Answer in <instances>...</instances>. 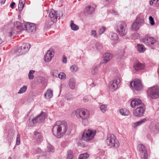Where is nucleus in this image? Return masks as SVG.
<instances>
[{
  "label": "nucleus",
  "mask_w": 159,
  "mask_h": 159,
  "mask_svg": "<svg viewBox=\"0 0 159 159\" xmlns=\"http://www.w3.org/2000/svg\"><path fill=\"white\" fill-rule=\"evenodd\" d=\"M89 156V155L87 153H84L80 154L78 159H87Z\"/></svg>",
  "instance_id": "30"
},
{
  "label": "nucleus",
  "mask_w": 159,
  "mask_h": 159,
  "mask_svg": "<svg viewBox=\"0 0 159 159\" xmlns=\"http://www.w3.org/2000/svg\"><path fill=\"white\" fill-rule=\"evenodd\" d=\"M58 76L59 78L63 79L65 78L66 75L63 72H60Z\"/></svg>",
  "instance_id": "46"
},
{
  "label": "nucleus",
  "mask_w": 159,
  "mask_h": 159,
  "mask_svg": "<svg viewBox=\"0 0 159 159\" xmlns=\"http://www.w3.org/2000/svg\"><path fill=\"white\" fill-rule=\"evenodd\" d=\"M25 29H26L28 33L33 34L36 31V26L34 24L28 23L25 24Z\"/></svg>",
  "instance_id": "13"
},
{
  "label": "nucleus",
  "mask_w": 159,
  "mask_h": 159,
  "mask_svg": "<svg viewBox=\"0 0 159 159\" xmlns=\"http://www.w3.org/2000/svg\"><path fill=\"white\" fill-rule=\"evenodd\" d=\"M130 85L137 91L142 90L143 89V86L140 80L138 79H134L130 83Z\"/></svg>",
  "instance_id": "8"
},
{
  "label": "nucleus",
  "mask_w": 159,
  "mask_h": 159,
  "mask_svg": "<svg viewBox=\"0 0 159 159\" xmlns=\"http://www.w3.org/2000/svg\"><path fill=\"white\" fill-rule=\"evenodd\" d=\"M58 71L57 70H52L51 71L50 74L52 76L57 77L58 74Z\"/></svg>",
  "instance_id": "42"
},
{
  "label": "nucleus",
  "mask_w": 159,
  "mask_h": 159,
  "mask_svg": "<svg viewBox=\"0 0 159 159\" xmlns=\"http://www.w3.org/2000/svg\"><path fill=\"white\" fill-rule=\"evenodd\" d=\"M117 32L121 36L125 35L128 31V28L126 24L123 21H119L116 24Z\"/></svg>",
  "instance_id": "4"
},
{
  "label": "nucleus",
  "mask_w": 159,
  "mask_h": 159,
  "mask_svg": "<svg viewBox=\"0 0 159 159\" xmlns=\"http://www.w3.org/2000/svg\"><path fill=\"white\" fill-rule=\"evenodd\" d=\"M138 149L140 156L143 159H147L148 153L147 150L144 146L141 144H139L137 146Z\"/></svg>",
  "instance_id": "7"
},
{
  "label": "nucleus",
  "mask_w": 159,
  "mask_h": 159,
  "mask_svg": "<svg viewBox=\"0 0 159 159\" xmlns=\"http://www.w3.org/2000/svg\"><path fill=\"white\" fill-rule=\"evenodd\" d=\"M96 8V5L95 4H92L85 7L84 10V12L88 14H92Z\"/></svg>",
  "instance_id": "15"
},
{
  "label": "nucleus",
  "mask_w": 159,
  "mask_h": 159,
  "mask_svg": "<svg viewBox=\"0 0 159 159\" xmlns=\"http://www.w3.org/2000/svg\"><path fill=\"white\" fill-rule=\"evenodd\" d=\"M147 121V119L146 118H144L143 119H142L136 122L135 124V126H139L141 125L143 123Z\"/></svg>",
  "instance_id": "36"
},
{
  "label": "nucleus",
  "mask_w": 159,
  "mask_h": 159,
  "mask_svg": "<svg viewBox=\"0 0 159 159\" xmlns=\"http://www.w3.org/2000/svg\"><path fill=\"white\" fill-rule=\"evenodd\" d=\"M148 93L150 98H156L159 97V90L158 86H155L150 88L148 90Z\"/></svg>",
  "instance_id": "6"
},
{
  "label": "nucleus",
  "mask_w": 159,
  "mask_h": 159,
  "mask_svg": "<svg viewBox=\"0 0 159 159\" xmlns=\"http://www.w3.org/2000/svg\"><path fill=\"white\" fill-rule=\"evenodd\" d=\"M62 61L63 62H64L65 63H66V62H67L66 58V57H65L64 56H63V61Z\"/></svg>",
  "instance_id": "56"
},
{
  "label": "nucleus",
  "mask_w": 159,
  "mask_h": 159,
  "mask_svg": "<svg viewBox=\"0 0 159 159\" xmlns=\"http://www.w3.org/2000/svg\"><path fill=\"white\" fill-rule=\"evenodd\" d=\"M46 117V113L42 111L40 114L34 119L32 121L34 124L36 123H42L44 121Z\"/></svg>",
  "instance_id": "11"
},
{
  "label": "nucleus",
  "mask_w": 159,
  "mask_h": 159,
  "mask_svg": "<svg viewBox=\"0 0 159 159\" xmlns=\"http://www.w3.org/2000/svg\"><path fill=\"white\" fill-rule=\"evenodd\" d=\"M8 159H11L10 157H9Z\"/></svg>",
  "instance_id": "63"
},
{
  "label": "nucleus",
  "mask_w": 159,
  "mask_h": 159,
  "mask_svg": "<svg viewBox=\"0 0 159 159\" xmlns=\"http://www.w3.org/2000/svg\"><path fill=\"white\" fill-rule=\"evenodd\" d=\"M20 143V135L18 134H17L16 139V144L17 145H19Z\"/></svg>",
  "instance_id": "44"
},
{
  "label": "nucleus",
  "mask_w": 159,
  "mask_h": 159,
  "mask_svg": "<svg viewBox=\"0 0 159 159\" xmlns=\"http://www.w3.org/2000/svg\"><path fill=\"white\" fill-rule=\"evenodd\" d=\"M27 87L26 86H23L19 90L18 92V93L21 94L25 93Z\"/></svg>",
  "instance_id": "37"
},
{
  "label": "nucleus",
  "mask_w": 159,
  "mask_h": 159,
  "mask_svg": "<svg viewBox=\"0 0 159 159\" xmlns=\"http://www.w3.org/2000/svg\"><path fill=\"white\" fill-rule=\"evenodd\" d=\"M91 35L94 37H97L96 31L94 30H92L91 31Z\"/></svg>",
  "instance_id": "52"
},
{
  "label": "nucleus",
  "mask_w": 159,
  "mask_h": 159,
  "mask_svg": "<svg viewBox=\"0 0 159 159\" xmlns=\"http://www.w3.org/2000/svg\"><path fill=\"white\" fill-rule=\"evenodd\" d=\"M67 159H72L73 157V152L70 150L68 151L67 152Z\"/></svg>",
  "instance_id": "35"
},
{
  "label": "nucleus",
  "mask_w": 159,
  "mask_h": 159,
  "mask_svg": "<svg viewBox=\"0 0 159 159\" xmlns=\"http://www.w3.org/2000/svg\"><path fill=\"white\" fill-rule=\"evenodd\" d=\"M25 3V2L22 1V0H20L19 2L18 5V10L19 11H22L23 9L24 4Z\"/></svg>",
  "instance_id": "26"
},
{
  "label": "nucleus",
  "mask_w": 159,
  "mask_h": 159,
  "mask_svg": "<svg viewBox=\"0 0 159 159\" xmlns=\"http://www.w3.org/2000/svg\"><path fill=\"white\" fill-rule=\"evenodd\" d=\"M34 138L38 143L40 142L42 140V137L40 132L35 131L34 132Z\"/></svg>",
  "instance_id": "20"
},
{
  "label": "nucleus",
  "mask_w": 159,
  "mask_h": 159,
  "mask_svg": "<svg viewBox=\"0 0 159 159\" xmlns=\"http://www.w3.org/2000/svg\"><path fill=\"white\" fill-rule=\"evenodd\" d=\"M44 96L47 99L51 98L53 96V91L51 89H48L45 93Z\"/></svg>",
  "instance_id": "21"
},
{
  "label": "nucleus",
  "mask_w": 159,
  "mask_h": 159,
  "mask_svg": "<svg viewBox=\"0 0 159 159\" xmlns=\"http://www.w3.org/2000/svg\"><path fill=\"white\" fill-rule=\"evenodd\" d=\"M9 136H8L7 137V138H9Z\"/></svg>",
  "instance_id": "64"
},
{
  "label": "nucleus",
  "mask_w": 159,
  "mask_h": 159,
  "mask_svg": "<svg viewBox=\"0 0 159 159\" xmlns=\"http://www.w3.org/2000/svg\"><path fill=\"white\" fill-rule=\"evenodd\" d=\"M137 49L140 52H143L145 51V48L142 44H138Z\"/></svg>",
  "instance_id": "31"
},
{
  "label": "nucleus",
  "mask_w": 159,
  "mask_h": 159,
  "mask_svg": "<svg viewBox=\"0 0 159 159\" xmlns=\"http://www.w3.org/2000/svg\"><path fill=\"white\" fill-rule=\"evenodd\" d=\"M120 112L122 115L124 116H127L129 114V111L125 109H120Z\"/></svg>",
  "instance_id": "24"
},
{
  "label": "nucleus",
  "mask_w": 159,
  "mask_h": 159,
  "mask_svg": "<svg viewBox=\"0 0 159 159\" xmlns=\"http://www.w3.org/2000/svg\"><path fill=\"white\" fill-rule=\"evenodd\" d=\"M70 26L71 29L74 31L77 30L79 29L78 26L75 24L72 20L70 21Z\"/></svg>",
  "instance_id": "25"
},
{
  "label": "nucleus",
  "mask_w": 159,
  "mask_h": 159,
  "mask_svg": "<svg viewBox=\"0 0 159 159\" xmlns=\"http://www.w3.org/2000/svg\"><path fill=\"white\" fill-rule=\"evenodd\" d=\"M111 1V0H106L105 2L107 4H109Z\"/></svg>",
  "instance_id": "59"
},
{
  "label": "nucleus",
  "mask_w": 159,
  "mask_h": 159,
  "mask_svg": "<svg viewBox=\"0 0 159 159\" xmlns=\"http://www.w3.org/2000/svg\"><path fill=\"white\" fill-rule=\"evenodd\" d=\"M67 127V124L66 123L60 121H57L53 127V134L57 138H61L65 134Z\"/></svg>",
  "instance_id": "1"
},
{
  "label": "nucleus",
  "mask_w": 159,
  "mask_h": 159,
  "mask_svg": "<svg viewBox=\"0 0 159 159\" xmlns=\"http://www.w3.org/2000/svg\"><path fill=\"white\" fill-rule=\"evenodd\" d=\"M138 24L140 26L144 23V20L143 19H140L139 20H138Z\"/></svg>",
  "instance_id": "50"
},
{
  "label": "nucleus",
  "mask_w": 159,
  "mask_h": 159,
  "mask_svg": "<svg viewBox=\"0 0 159 159\" xmlns=\"http://www.w3.org/2000/svg\"><path fill=\"white\" fill-rule=\"evenodd\" d=\"M107 105L106 104H102L100 107V109L102 112L105 113L107 110Z\"/></svg>",
  "instance_id": "32"
},
{
  "label": "nucleus",
  "mask_w": 159,
  "mask_h": 159,
  "mask_svg": "<svg viewBox=\"0 0 159 159\" xmlns=\"http://www.w3.org/2000/svg\"><path fill=\"white\" fill-rule=\"evenodd\" d=\"M151 132L153 134H156L158 132V129L155 126H154L151 129Z\"/></svg>",
  "instance_id": "43"
},
{
  "label": "nucleus",
  "mask_w": 159,
  "mask_h": 159,
  "mask_svg": "<svg viewBox=\"0 0 159 159\" xmlns=\"http://www.w3.org/2000/svg\"><path fill=\"white\" fill-rule=\"evenodd\" d=\"M106 142L107 145L110 147L117 148L119 146V141L113 134H109L107 135Z\"/></svg>",
  "instance_id": "3"
},
{
  "label": "nucleus",
  "mask_w": 159,
  "mask_h": 159,
  "mask_svg": "<svg viewBox=\"0 0 159 159\" xmlns=\"http://www.w3.org/2000/svg\"><path fill=\"white\" fill-rule=\"evenodd\" d=\"M70 70L74 72H75L78 70V67L75 65H74L70 67Z\"/></svg>",
  "instance_id": "41"
},
{
  "label": "nucleus",
  "mask_w": 159,
  "mask_h": 159,
  "mask_svg": "<svg viewBox=\"0 0 159 159\" xmlns=\"http://www.w3.org/2000/svg\"><path fill=\"white\" fill-rule=\"evenodd\" d=\"M54 147L52 145L48 144L47 146L46 151L48 152H53L54 151Z\"/></svg>",
  "instance_id": "28"
},
{
  "label": "nucleus",
  "mask_w": 159,
  "mask_h": 159,
  "mask_svg": "<svg viewBox=\"0 0 159 159\" xmlns=\"http://www.w3.org/2000/svg\"><path fill=\"white\" fill-rule=\"evenodd\" d=\"M14 28L15 30H19L16 31L17 32H19L20 31H22L25 30V25L21 23L19 21H16L14 24Z\"/></svg>",
  "instance_id": "14"
},
{
  "label": "nucleus",
  "mask_w": 159,
  "mask_h": 159,
  "mask_svg": "<svg viewBox=\"0 0 159 159\" xmlns=\"http://www.w3.org/2000/svg\"><path fill=\"white\" fill-rule=\"evenodd\" d=\"M6 0H1V4H3L4 3Z\"/></svg>",
  "instance_id": "60"
},
{
  "label": "nucleus",
  "mask_w": 159,
  "mask_h": 159,
  "mask_svg": "<svg viewBox=\"0 0 159 159\" xmlns=\"http://www.w3.org/2000/svg\"><path fill=\"white\" fill-rule=\"evenodd\" d=\"M69 86L72 89L75 88V80L74 78H71L70 79L69 82Z\"/></svg>",
  "instance_id": "22"
},
{
  "label": "nucleus",
  "mask_w": 159,
  "mask_h": 159,
  "mask_svg": "<svg viewBox=\"0 0 159 159\" xmlns=\"http://www.w3.org/2000/svg\"><path fill=\"white\" fill-rule=\"evenodd\" d=\"M96 133L95 130L91 129H85L82 135V139L84 141H89L94 138Z\"/></svg>",
  "instance_id": "5"
},
{
  "label": "nucleus",
  "mask_w": 159,
  "mask_h": 159,
  "mask_svg": "<svg viewBox=\"0 0 159 159\" xmlns=\"http://www.w3.org/2000/svg\"><path fill=\"white\" fill-rule=\"evenodd\" d=\"M21 47L23 50L27 52L30 48V45L28 43H25L23 44Z\"/></svg>",
  "instance_id": "29"
},
{
  "label": "nucleus",
  "mask_w": 159,
  "mask_h": 159,
  "mask_svg": "<svg viewBox=\"0 0 159 159\" xmlns=\"http://www.w3.org/2000/svg\"><path fill=\"white\" fill-rule=\"evenodd\" d=\"M76 116L81 119L82 123L84 126L89 124L88 119L90 116V113L89 111L85 109L80 108L75 111Z\"/></svg>",
  "instance_id": "2"
},
{
  "label": "nucleus",
  "mask_w": 159,
  "mask_h": 159,
  "mask_svg": "<svg viewBox=\"0 0 159 159\" xmlns=\"http://www.w3.org/2000/svg\"><path fill=\"white\" fill-rule=\"evenodd\" d=\"M54 56V51L53 49L50 48L48 51L44 56V60L46 62H49Z\"/></svg>",
  "instance_id": "12"
},
{
  "label": "nucleus",
  "mask_w": 159,
  "mask_h": 159,
  "mask_svg": "<svg viewBox=\"0 0 159 159\" xmlns=\"http://www.w3.org/2000/svg\"><path fill=\"white\" fill-rule=\"evenodd\" d=\"M35 72V71L33 70H31L30 71L29 73L28 74L29 79L30 80H32L34 78V75L33 74Z\"/></svg>",
  "instance_id": "39"
},
{
  "label": "nucleus",
  "mask_w": 159,
  "mask_h": 159,
  "mask_svg": "<svg viewBox=\"0 0 159 159\" xmlns=\"http://www.w3.org/2000/svg\"><path fill=\"white\" fill-rule=\"evenodd\" d=\"M139 34L137 33H134L131 36V39L133 40H135L140 39Z\"/></svg>",
  "instance_id": "38"
},
{
  "label": "nucleus",
  "mask_w": 159,
  "mask_h": 159,
  "mask_svg": "<svg viewBox=\"0 0 159 159\" xmlns=\"http://www.w3.org/2000/svg\"><path fill=\"white\" fill-rule=\"evenodd\" d=\"M142 104L141 101L139 98H136L131 101L130 105L131 107L133 108L140 105L141 106Z\"/></svg>",
  "instance_id": "17"
},
{
  "label": "nucleus",
  "mask_w": 159,
  "mask_h": 159,
  "mask_svg": "<svg viewBox=\"0 0 159 159\" xmlns=\"http://www.w3.org/2000/svg\"><path fill=\"white\" fill-rule=\"evenodd\" d=\"M15 33L13 32L12 30V31L10 32L8 34V35L9 36L11 37V39L12 38V36L13 35V34H15Z\"/></svg>",
  "instance_id": "54"
},
{
  "label": "nucleus",
  "mask_w": 159,
  "mask_h": 159,
  "mask_svg": "<svg viewBox=\"0 0 159 159\" xmlns=\"http://www.w3.org/2000/svg\"><path fill=\"white\" fill-rule=\"evenodd\" d=\"M145 107L143 104H142L141 106L137 108L133 111L134 115L136 117H141L142 116L145 111Z\"/></svg>",
  "instance_id": "10"
},
{
  "label": "nucleus",
  "mask_w": 159,
  "mask_h": 159,
  "mask_svg": "<svg viewBox=\"0 0 159 159\" xmlns=\"http://www.w3.org/2000/svg\"><path fill=\"white\" fill-rule=\"evenodd\" d=\"M159 0H151L150 2V5L154 6L157 4Z\"/></svg>",
  "instance_id": "49"
},
{
  "label": "nucleus",
  "mask_w": 159,
  "mask_h": 159,
  "mask_svg": "<svg viewBox=\"0 0 159 159\" xmlns=\"http://www.w3.org/2000/svg\"><path fill=\"white\" fill-rule=\"evenodd\" d=\"M15 4V3L14 2H13L10 4V6L12 9H14V5Z\"/></svg>",
  "instance_id": "55"
},
{
  "label": "nucleus",
  "mask_w": 159,
  "mask_h": 159,
  "mask_svg": "<svg viewBox=\"0 0 159 159\" xmlns=\"http://www.w3.org/2000/svg\"><path fill=\"white\" fill-rule=\"evenodd\" d=\"M134 68L137 71H139L144 68V65L139 62L136 63L134 66Z\"/></svg>",
  "instance_id": "18"
},
{
  "label": "nucleus",
  "mask_w": 159,
  "mask_h": 159,
  "mask_svg": "<svg viewBox=\"0 0 159 159\" xmlns=\"http://www.w3.org/2000/svg\"><path fill=\"white\" fill-rule=\"evenodd\" d=\"M51 21L53 23L57 22L58 17V14L57 11L54 10H52L49 14Z\"/></svg>",
  "instance_id": "16"
},
{
  "label": "nucleus",
  "mask_w": 159,
  "mask_h": 159,
  "mask_svg": "<svg viewBox=\"0 0 159 159\" xmlns=\"http://www.w3.org/2000/svg\"><path fill=\"white\" fill-rule=\"evenodd\" d=\"M6 43L4 41H2V40H0V45H1L2 46L4 45Z\"/></svg>",
  "instance_id": "57"
},
{
  "label": "nucleus",
  "mask_w": 159,
  "mask_h": 159,
  "mask_svg": "<svg viewBox=\"0 0 159 159\" xmlns=\"http://www.w3.org/2000/svg\"><path fill=\"white\" fill-rule=\"evenodd\" d=\"M99 153L102 155H103L105 153V151L103 150H101L99 152Z\"/></svg>",
  "instance_id": "58"
},
{
  "label": "nucleus",
  "mask_w": 159,
  "mask_h": 159,
  "mask_svg": "<svg viewBox=\"0 0 159 159\" xmlns=\"http://www.w3.org/2000/svg\"><path fill=\"white\" fill-rule=\"evenodd\" d=\"M83 100L84 102H86L88 101V100H87L86 98H84L83 99Z\"/></svg>",
  "instance_id": "62"
},
{
  "label": "nucleus",
  "mask_w": 159,
  "mask_h": 159,
  "mask_svg": "<svg viewBox=\"0 0 159 159\" xmlns=\"http://www.w3.org/2000/svg\"><path fill=\"white\" fill-rule=\"evenodd\" d=\"M144 42L147 45L151 46V45L155 43L156 40H143Z\"/></svg>",
  "instance_id": "33"
},
{
  "label": "nucleus",
  "mask_w": 159,
  "mask_h": 159,
  "mask_svg": "<svg viewBox=\"0 0 159 159\" xmlns=\"http://www.w3.org/2000/svg\"><path fill=\"white\" fill-rule=\"evenodd\" d=\"M17 52L20 55H21L26 52L25 50H23L21 46L18 48Z\"/></svg>",
  "instance_id": "34"
},
{
  "label": "nucleus",
  "mask_w": 159,
  "mask_h": 159,
  "mask_svg": "<svg viewBox=\"0 0 159 159\" xmlns=\"http://www.w3.org/2000/svg\"><path fill=\"white\" fill-rule=\"evenodd\" d=\"M91 72L93 75H95L98 72V67L97 66H95L93 67L92 70Z\"/></svg>",
  "instance_id": "45"
},
{
  "label": "nucleus",
  "mask_w": 159,
  "mask_h": 159,
  "mask_svg": "<svg viewBox=\"0 0 159 159\" xmlns=\"http://www.w3.org/2000/svg\"><path fill=\"white\" fill-rule=\"evenodd\" d=\"M110 38L111 40H118V36L115 33H111L110 35Z\"/></svg>",
  "instance_id": "27"
},
{
  "label": "nucleus",
  "mask_w": 159,
  "mask_h": 159,
  "mask_svg": "<svg viewBox=\"0 0 159 159\" xmlns=\"http://www.w3.org/2000/svg\"><path fill=\"white\" fill-rule=\"evenodd\" d=\"M156 39H157V38H153V37H151V36H149V35H146L145 36V38L143 40H149V39H150V40H153V39L156 40Z\"/></svg>",
  "instance_id": "48"
},
{
  "label": "nucleus",
  "mask_w": 159,
  "mask_h": 159,
  "mask_svg": "<svg viewBox=\"0 0 159 159\" xmlns=\"http://www.w3.org/2000/svg\"><path fill=\"white\" fill-rule=\"evenodd\" d=\"M149 23L151 25H154L155 24V22L153 18L151 16L149 17Z\"/></svg>",
  "instance_id": "47"
},
{
  "label": "nucleus",
  "mask_w": 159,
  "mask_h": 159,
  "mask_svg": "<svg viewBox=\"0 0 159 159\" xmlns=\"http://www.w3.org/2000/svg\"><path fill=\"white\" fill-rule=\"evenodd\" d=\"M106 28L104 26H102L99 29L98 33L99 35L103 34L106 30Z\"/></svg>",
  "instance_id": "40"
},
{
  "label": "nucleus",
  "mask_w": 159,
  "mask_h": 159,
  "mask_svg": "<svg viewBox=\"0 0 159 159\" xmlns=\"http://www.w3.org/2000/svg\"><path fill=\"white\" fill-rule=\"evenodd\" d=\"M139 25L138 23V19H136V21L133 23L131 29L135 30H137L139 29Z\"/></svg>",
  "instance_id": "23"
},
{
  "label": "nucleus",
  "mask_w": 159,
  "mask_h": 159,
  "mask_svg": "<svg viewBox=\"0 0 159 159\" xmlns=\"http://www.w3.org/2000/svg\"><path fill=\"white\" fill-rule=\"evenodd\" d=\"M113 57L112 55L110 53H105L103 56L104 62L106 63L111 59Z\"/></svg>",
  "instance_id": "19"
},
{
  "label": "nucleus",
  "mask_w": 159,
  "mask_h": 159,
  "mask_svg": "<svg viewBox=\"0 0 159 159\" xmlns=\"http://www.w3.org/2000/svg\"><path fill=\"white\" fill-rule=\"evenodd\" d=\"M41 152V150L40 149L38 148L35 150V154H39Z\"/></svg>",
  "instance_id": "53"
},
{
  "label": "nucleus",
  "mask_w": 159,
  "mask_h": 159,
  "mask_svg": "<svg viewBox=\"0 0 159 159\" xmlns=\"http://www.w3.org/2000/svg\"><path fill=\"white\" fill-rule=\"evenodd\" d=\"M120 80L119 77L116 76L114 77L112 81L109 83V88L112 91L115 90L118 87V84L120 83Z\"/></svg>",
  "instance_id": "9"
},
{
  "label": "nucleus",
  "mask_w": 159,
  "mask_h": 159,
  "mask_svg": "<svg viewBox=\"0 0 159 159\" xmlns=\"http://www.w3.org/2000/svg\"><path fill=\"white\" fill-rule=\"evenodd\" d=\"M124 50H122L121 51V53L120 54V55H122L124 54Z\"/></svg>",
  "instance_id": "61"
},
{
  "label": "nucleus",
  "mask_w": 159,
  "mask_h": 159,
  "mask_svg": "<svg viewBox=\"0 0 159 159\" xmlns=\"http://www.w3.org/2000/svg\"><path fill=\"white\" fill-rule=\"evenodd\" d=\"M66 97L67 100H72L73 99V98L72 95L70 94H67L66 95Z\"/></svg>",
  "instance_id": "51"
}]
</instances>
